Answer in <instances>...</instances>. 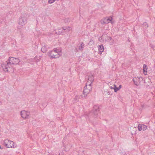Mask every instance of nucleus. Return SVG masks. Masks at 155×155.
Listing matches in <instances>:
<instances>
[{"label":"nucleus","mask_w":155,"mask_h":155,"mask_svg":"<svg viewBox=\"0 0 155 155\" xmlns=\"http://www.w3.org/2000/svg\"><path fill=\"white\" fill-rule=\"evenodd\" d=\"M9 63V62H8L7 61L5 62L3 64H2V67L3 68V70L4 71H7V72H9L10 71H14V69L10 67L9 66H10Z\"/></svg>","instance_id":"nucleus-1"},{"label":"nucleus","mask_w":155,"mask_h":155,"mask_svg":"<svg viewBox=\"0 0 155 155\" xmlns=\"http://www.w3.org/2000/svg\"><path fill=\"white\" fill-rule=\"evenodd\" d=\"M3 144L7 148H15L16 147V144L12 141L8 139L5 140L4 141Z\"/></svg>","instance_id":"nucleus-2"},{"label":"nucleus","mask_w":155,"mask_h":155,"mask_svg":"<svg viewBox=\"0 0 155 155\" xmlns=\"http://www.w3.org/2000/svg\"><path fill=\"white\" fill-rule=\"evenodd\" d=\"M58 50L57 48H54L53 50L49 51L48 53V55L51 57L52 58H57L58 57Z\"/></svg>","instance_id":"nucleus-3"},{"label":"nucleus","mask_w":155,"mask_h":155,"mask_svg":"<svg viewBox=\"0 0 155 155\" xmlns=\"http://www.w3.org/2000/svg\"><path fill=\"white\" fill-rule=\"evenodd\" d=\"M92 89V87L91 85H89L86 84L84 88L83 91V94L84 97H86L87 95L91 91Z\"/></svg>","instance_id":"nucleus-4"},{"label":"nucleus","mask_w":155,"mask_h":155,"mask_svg":"<svg viewBox=\"0 0 155 155\" xmlns=\"http://www.w3.org/2000/svg\"><path fill=\"white\" fill-rule=\"evenodd\" d=\"M8 61L10 64H17L20 61L19 59L12 57H9Z\"/></svg>","instance_id":"nucleus-5"},{"label":"nucleus","mask_w":155,"mask_h":155,"mask_svg":"<svg viewBox=\"0 0 155 155\" xmlns=\"http://www.w3.org/2000/svg\"><path fill=\"white\" fill-rule=\"evenodd\" d=\"M27 18L25 17H21L19 19L18 24L21 25H25L27 23Z\"/></svg>","instance_id":"nucleus-6"},{"label":"nucleus","mask_w":155,"mask_h":155,"mask_svg":"<svg viewBox=\"0 0 155 155\" xmlns=\"http://www.w3.org/2000/svg\"><path fill=\"white\" fill-rule=\"evenodd\" d=\"M106 37L108 39L109 38V39L110 40H111L112 39L111 37H109L108 36H107L106 35H102L101 37H99L98 38V40L101 42H105L106 41Z\"/></svg>","instance_id":"nucleus-7"},{"label":"nucleus","mask_w":155,"mask_h":155,"mask_svg":"<svg viewBox=\"0 0 155 155\" xmlns=\"http://www.w3.org/2000/svg\"><path fill=\"white\" fill-rule=\"evenodd\" d=\"M99 112V109L98 106L96 105H94L93 107V113L94 115L97 117L98 114Z\"/></svg>","instance_id":"nucleus-8"},{"label":"nucleus","mask_w":155,"mask_h":155,"mask_svg":"<svg viewBox=\"0 0 155 155\" xmlns=\"http://www.w3.org/2000/svg\"><path fill=\"white\" fill-rule=\"evenodd\" d=\"M29 112L25 110H23L21 112V117L24 118H28L29 114Z\"/></svg>","instance_id":"nucleus-9"},{"label":"nucleus","mask_w":155,"mask_h":155,"mask_svg":"<svg viewBox=\"0 0 155 155\" xmlns=\"http://www.w3.org/2000/svg\"><path fill=\"white\" fill-rule=\"evenodd\" d=\"M94 80V78L93 75H89L88 81L86 84L89 85H91V84Z\"/></svg>","instance_id":"nucleus-10"},{"label":"nucleus","mask_w":155,"mask_h":155,"mask_svg":"<svg viewBox=\"0 0 155 155\" xmlns=\"http://www.w3.org/2000/svg\"><path fill=\"white\" fill-rule=\"evenodd\" d=\"M63 146L65 148V151H68L71 147V145L69 143L64 144Z\"/></svg>","instance_id":"nucleus-11"},{"label":"nucleus","mask_w":155,"mask_h":155,"mask_svg":"<svg viewBox=\"0 0 155 155\" xmlns=\"http://www.w3.org/2000/svg\"><path fill=\"white\" fill-rule=\"evenodd\" d=\"M104 48L103 46L102 45H101L99 46L98 47V53L100 54H101L102 52L104 51Z\"/></svg>","instance_id":"nucleus-12"},{"label":"nucleus","mask_w":155,"mask_h":155,"mask_svg":"<svg viewBox=\"0 0 155 155\" xmlns=\"http://www.w3.org/2000/svg\"><path fill=\"white\" fill-rule=\"evenodd\" d=\"M147 66L145 64H144L143 65V71L145 75L147 74Z\"/></svg>","instance_id":"nucleus-13"},{"label":"nucleus","mask_w":155,"mask_h":155,"mask_svg":"<svg viewBox=\"0 0 155 155\" xmlns=\"http://www.w3.org/2000/svg\"><path fill=\"white\" fill-rule=\"evenodd\" d=\"M71 27H63V30H64V31L66 30L67 31H70L71 30Z\"/></svg>","instance_id":"nucleus-14"},{"label":"nucleus","mask_w":155,"mask_h":155,"mask_svg":"<svg viewBox=\"0 0 155 155\" xmlns=\"http://www.w3.org/2000/svg\"><path fill=\"white\" fill-rule=\"evenodd\" d=\"M84 47V45L83 43H81L80 46H79V49L80 50H82Z\"/></svg>","instance_id":"nucleus-15"},{"label":"nucleus","mask_w":155,"mask_h":155,"mask_svg":"<svg viewBox=\"0 0 155 155\" xmlns=\"http://www.w3.org/2000/svg\"><path fill=\"white\" fill-rule=\"evenodd\" d=\"M106 22H108V23L110 22L112 20V18L110 17V18H104Z\"/></svg>","instance_id":"nucleus-16"},{"label":"nucleus","mask_w":155,"mask_h":155,"mask_svg":"<svg viewBox=\"0 0 155 155\" xmlns=\"http://www.w3.org/2000/svg\"><path fill=\"white\" fill-rule=\"evenodd\" d=\"M41 50L43 53H45L47 50V48L45 46L42 47Z\"/></svg>","instance_id":"nucleus-17"},{"label":"nucleus","mask_w":155,"mask_h":155,"mask_svg":"<svg viewBox=\"0 0 155 155\" xmlns=\"http://www.w3.org/2000/svg\"><path fill=\"white\" fill-rule=\"evenodd\" d=\"M133 81H134V84L136 86H138L139 84H140V83L139 82H138L137 81H135V79H133Z\"/></svg>","instance_id":"nucleus-18"},{"label":"nucleus","mask_w":155,"mask_h":155,"mask_svg":"<svg viewBox=\"0 0 155 155\" xmlns=\"http://www.w3.org/2000/svg\"><path fill=\"white\" fill-rule=\"evenodd\" d=\"M100 22L102 25L108 24V22L105 21L104 18L103 20H101Z\"/></svg>","instance_id":"nucleus-19"},{"label":"nucleus","mask_w":155,"mask_h":155,"mask_svg":"<svg viewBox=\"0 0 155 155\" xmlns=\"http://www.w3.org/2000/svg\"><path fill=\"white\" fill-rule=\"evenodd\" d=\"M1 17L0 18V23H2V22H5V20L4 18H2V16H0Z\"/></svg>","instance_id":"nucleus-20"},{"label":"nucleus","mask_w":155,"mask_h":155,"mask_svg":"<svg viewBox=\"0 0 155 155\" xmlns=\"http://www.w3.org/2000/svg\"><path fill=\"white\" fill-rule=\"evenodd\" d=\"M40 58V56H39V57H38L37 56H36L35 57V60L37 62H38L40 61L39 59Z\"/></svg>","instance_id":"nucleus-21"},{"label":"nucleus","mask_w":155,"mask_h":155,"mask_svg":"<svg viewBox=\"0 0 155 155\" xmlns=\"http://www.w3.org/2000/svg\"><path fill=\"white\" fill-rule=\"evenodd\" d=\"M63 27L62 28V29H59V35L62 34L65 31H64V30H63Z\"/></svg>","instance_id":"nucleus-22"},{"label":"nucleus","mask_w":155,"mask_h":155,"mask_svg":"<svg viewBox=\"0 0 155 155\" xmlns=\"http://www.w3.org/2000/svg\"><path fill=\"white\" fill-rule=\"evenodd\" d=\"M114 91L115 92H116L118 91L119 90V88H118V87H117L116 85H114Z\"/></svg>","instance_id":"nucleus-23"},{"label":"nucleus","mask_w":155,"mask_h":155,"mask_svg":"<svg viewBox=\"0 0 155 155\" xmlns=\"http://www.w3.org/2000/svg\"><path fill=\"white\" fill-rule=\"evenodd\" d=\"M142 129L143 130H146L147 128V127L146 126L144 125H143V124L142 125Z\"/></svg>","instance_id":"nucleus-24"},{"label":"nucleus","mask_w":155,"mask_h":155,"mask_svg":"<svg viewBox=\"0 0 155 155\" xmlns=\"http://www.w3.org/2000/svg\"><path fill=\"white\" fill-rule=\"evenodd\" d=\"M138 129L140 131L142 129V125L139 124L138 127Z\"/></svg>","instance_id":"nucleus-25"},{"label":"nucleus","mask_w":155,"mask_h":155,"mask_svg":"<svg viewBox=\"0 0 155 155\" xmlns=\"http://www.w3.org/2000/svg\"><path fill=\"white\" fill-rule=\"evenodd\" d=\"M94 43V41L93 40L91 39L89 41L88 44L89 45H92Z\"/></svg>","instance_id":"nucleus-26"},{"label":"nucleus","mask_w":155,"mask_h":155,"mask_svg":"<svg viewBox=\"0 0 155 155\" xmlns=\"http://www.w3.org/2000/svg\"><path fill=\"white\" fill-rule=\"evenodd\" d=\"M143 26L145 27V28H147L148 27V25H147V22H144L143 23Z\"/></svg>","instance_id":"nucleus-27"},{"label":"nucleus","mask_w":155,"mask_h":155,"mask_svg":"<svg viewBox=\"0 0 155 155\" xmlns=\"http://www.w3.org/2000/svg\"><path fill=\"white\" fill-rule=\"evenodd\" d=\"M58 55L59 56H61L62 55V53L61 52V50H60V51H59Z\"/></svg>","instance_id":"nucleus-28"},{"label":"nucleus","mask_w":155,"mask_h":155,"mask_svg":"<svg viewBox=\"0 0 155 155\" xmlns=\"http://www.w3.org/2000/svg\"><path fill=\"white\" fill-rule=\"evenodd\" d=\"M78 97V96H76L75 98H74V99H77V101H78V100L77 99Z\"/></svg>","instance_id":"nucleus-29"},{"label":"nucleus","mask_w":155,"mask_h":155,"mask_svg":"<svg viewBox=\"0 0 155 155\" xmlns=\"http://www.w3.org/2000/svg\"><path fill=\"white\" fill-rule=\"evenodd\" d=\"M121 85H120L118 88H119V89H120L121 88Z\"/></svg>","instance_id":"nucleus-30"},{"label":"nucleus","mask_w":155,"mask_h":155,"mask_svg":"<svg viewBox=\"0 0 155 155\" xmlns=\"http://www.w3.org/2000/svg\"><path fill=\"white\" fill-rule=\"evenodd\" d=\"M110 88L111 89H114V88L112 86L110 87Z\"/></svg>","instance_id":"nucleus-31"},{"label":"nucleus","mask_w":155,"mask_h":155,"mask_svg":"<svg viewBox=\"0 0 155 155\" xmlns=\"http://www.w3.org/2000/svg\"><path fill=\"white\" fill-rule=\"evenodd\" d=\"M140 78H141V79H142V78L141 77H140V78H139L137 79L138 80L140 79Z\"/></svg>","instance_id":"nucleus-32"},{"label":"nucleus","mask_w":155,"mask_h":155,"mask_svg":"<svg viewBox=\"0 0 155 155\" xmlns=\"http://www.w3.org/2000/svg\"><path fill=\"white\" fill-rule=\"evenodd\" d=\"M3 148H2L1 146L0 145V149H2Z\"/></svg>","instance_id":"nucleus-33"},{"label":"nucleus","mask_w":155,"mask_h":155,"mask_svg":"<svg viewBox=\"0 0 155 155\" xmlns=\"http://www.w3.org/2000/svg\"><path fill=\"white\" fill-rule=\"evenodd\" d=\"M1 17L0 16V18H1Z\"/></svg>","instance_id":"nucleus-34"}]
</instances>
